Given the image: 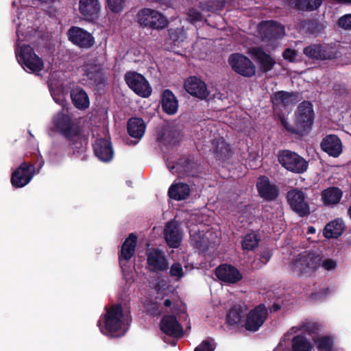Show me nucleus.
<instances>
[{
  "instance_id": "obj_1",
  "label": "nucleus",
  "mask_w": 351,
  "mask_h": 351,
  "mask_svg": "<svg viewBox=\"0 0 351 351\" xmlns=\"http://www.w3.org/2000/svg\"><path fill=\"white\" fill-rule=\"evenodd\" d=\"M123 318V310L121 304H114L109 308H106V313L104 315V325L101 326L100 321L98 322L101 332L112 338L123 336L128 328Z\"/></svg>"
},
{
  "instance_id": "obj_2",
  "label": "nucleus",
  "mask_w": 351,
  "mask_h": 351,
  "mask_svg": "<svg viewBox=\"0 0 351 351\" xmlns=\"http://www.w3.org/2000/svg\"><path fill=\"white\" fill-rule=\"evenodd\" d=\"M321 256L310 252L300 253L293 261L291 270L298 276H311L320 267Z\"/></svg>"
},
{
  "instance_id": "obj_3",
  "label": "nucleus",
  "mask_w": 351,
  "mask_h": 351,
  "mask_svg": "<svg viewBox=\"0 0 351 351\" xmlns=\"http://www.w3.org/2000/svg\"><path fill=\"white\" fill-rule=\"evenodd\" d=\"M277 158L282 167L293 173L301 174L308 169V161L295 152L289 149L279 150Z\"/></svg>"
},
{
  "instance_id": "obj_4",
  "label": "nucleus",
  "mask_w": 351,
  "mask_h": 351,
  "mask_svg": "<svg viewBox=\"0 0 351 351\" xmlns=\"http://www.w3.org/2000/svg\"><path fill=\"white\" fill-rule=\"evenodd\" d=\"M286 198L291 209L300 217H308L311 214L310 199L302 189H291L287 193Z\"/></svg>"
},
{
  "instance_id": "obj_5",
  "label": "nucleus",
  "mask_w": 351,
  "mask_h": 351,
  "mask_svg": "<svg viewBox=\"0 0 351 351\" xmlns=\"http://www.w3.org/2000/svg\"><path fill=\"white\" fill-rule=\"evenodd\" d=\"M136 19L141 27L152 29H162L169 24V21L161 12L148 8L141 9L136 14Z\"/></svg>"
},
{
  "instance_id": "obj_6",
  "label": "nucleus",
  "mask_w": 351,
  "mask_h": 351,
  "mask_svg": "<svg viewBox=\"0 0 351 351\" xmlns=\"http://www.w3.org/2000/svg\"><path fill=\"white\" fill-rule=\"evenodd\" d=\"M315 112L311 102L303 101L295 111L294 124L298 126L302 136L306 134L313 124Z\"/></svg>"
},
{
  "instance_id": "obj_7",
  "label": "nucleus",
  "mask_w": 351,
  "mask_h": 351,
  "mask_svg": "<svg viewBox=\"0 0 351 351\" xmlns=\"http://www.w3.org/2000/svg\"><path fill=\"white\" fill-rule=\"evenodd\" d=\"M83 80L97 90L105 87L107 77L99 64L85 62L82 66Z\"/></svg>"
},
{
  "instance_id": "obj_8",
  "label": "nucleus",
  "mask_w": 351,
  "mask_h": 351,
  "mask_svg": "<svg viewBox=\"0 0 351 351\" xmlns=\"http://www.w3.org/2000/svg\"><path fill=\"white\" fill-rule=\"evenodd\" d=\"M16 56L24 69L32 73L40 72L43 69V60L35 53L34 49L29 45H22L19 53H16Z\"/></svg>"
},
{
  "instance_id": "obj_9",
  "label": "nucleus",
  "mask_w": 351,
  "mask_h": 351,
  "mask_svg": "<svg viewBox=\"0 0 351 351\" xmlns=\"http://www.w3.org/2000/svg\"><path fill=\"white\" fill-rule=\"evenodd\" d=\"M124 80L128 87L138 96L147 98L151 95L152 88L142 74L136 71H127L124 75Z\"/></svg>"
},
{
  "instance_id": "obj_10",
  "label": "nucleus",
  "mask_w": 351,
  "mask_h": 351,
  "mask_svg": "<svg viewBox=\"0 0 351 351\" xmlns=\"http://www.w3.org/2000/svg\"><path fill=\"white\" fill-rule=\"evenodd\" d=\"M35 166L29 162H23L12 173L10 182L13 187L22 188L28 184L35 175Z\"/></svg>"
},
{
  "instance_id": "obj_11",
  "label": "nucleus",
  "mask_w": 351,
  "mask_h": 351,
  "mask_svg": "<svg viewBox=\"0 0 351 351\" xmlns=\"http://www.w3.org/2000/svg\"><path fill=\"white\" fill-rule=\"evenodd\" d=\"M228 62L234 72L243 77H250L256 73L255 65L244 55L232 54L228 59Z\"/></svg>"
},
{
  "instance_id": "obj_12",
  "label": "nucleus",
  "mask_w": 351,
  "mask_h": 351,
  "mask_svg": "<svg viewBox=\"0 0 351 351\" xmlns=\"http://www.w3.org/2000/svg\"><path fill=\"white\" fill-rule=\"evenodd\" d=\"M147 269L151 272H165L169 263L165 253L158 248H153L146 252Z\"/></svg>"
},
{
  "instance_id": "obj_13",
  "label": "nucleus",
  "mask_w": 351,
  "mask_h": 351,
  "mask_svg": "<svg viewBox=\"0 0 351 351\" xmlns=\"http://www.w3.org/2000/svg\"><path fill=\"white\" fill-rule=\"evenodd\" d=\"M267 317V310L263 304L252 309L247 315L245 328L250 332H256L263 326Z\"/></svg>"
},
{
  "instance_id": "obj_14",
  "label": "nucleus",
  "mask_w": 351,
  "mask_h": 351,
  "mask_svg": "<svg viewBox=\"0 0 351 351\" xmlns=\"http://www.w3.org/2000/svg\"><path fill=\"white\" fill-rule=\"evenodd\" d=\"M303 53L308 58L316 60H332L337 58L334 48L328 45H310L304 48Z\"/></svg>"
},
{
  "instance_id": "obj_15",
  "label": "nucleus",
  "mask_w": 351,
  "mask_h": 351,
  "mask_svg": "<svg viewBox=\"0 0 351 351\" xmlns=\"http://www.w3.org/2000/svg\"><path fill=\"white\" fill-rule=\"evenodd\" d=\"M69 40L82 49H89L95 44L93 35L86 30L77 26H72L67 32Z\"/></svg>"
},
{
  "instance_id": "obj_16",
  "label": "nucleus",
  "mask_w": 351,
  "mask_h": 351,
  "mask_svg": "<svg viewBox=\"0 0 351 351\" xmlns=\"http://www.w3.org/2000/svg\"><path fill=\"white\" fill-rule=\"evenodd\" d=\"M184 86L186 91L191 96L197 97L200 100L208 99L209 91L207 85L196 76H191L187 78L184 82ZM215 97L216 95H214L213 97L209 98L208 100L213 99Z\"/></svg>"
},
{
  "instance_id": "obj_17",
  "label": "nucleus",
  "mask_w": 351,
  "mask_h": 351,
  "mask_svg": "<svg viewBox=\"0 0 351 351\" xmlns=\"http://www.w3.org/2000/svg\"><path fill=\"white\" fill-rule=\"evenodd\" d=\"M258 31L263 40L265 41L281 38L285 34L284 26L272 20L262 21L258 25Z\"/></svg>"
},
{
  "instance_id": "obj_18",
  "label": "nucleus",
  "mask_w": 351,
  "mask_h": 351,
  "mask_svg": "<svg viewBox=\"0 0 351 351\" xmlns=\"http://www.w3.org/2000/svg\"><path fill=\"white\" fill-rule=\"evenodd\" d=\"M56 130L65 138L80 129L71 117L63 112L57 113L53 119Z\"/></svg>"
},
{
  "instance_id": "obj_19",
  "label": "nucleus",
  "mask_w": 351,
  "mask_h": 351,
  "mask_svg": "<svg viewBox=\"0 0 351 351\" xmlns=\"http://www.w3.org/2000/svg\"><path fill=\"white\" fill-rule=\"evenodd\" d=\"M215 274L219 280L227 284H235L243 278L242 274L236 267L227 263L219 265Z\"/></svg>"
},
{
  "instance_id": "obj_20",
  "label": "nucleus",
  "mask_w": 351,
  "mask_h": 351,
  "mask_svg": "<svg viewBox=\"0 0 351 351\" xmlns=\"http://www.w3.org/2000/svg\"><path fill=\"white\" fill-rule=\"evenodd\" d=\"M160 329L165 335L181 338L184 335L182 325L178 321L176 317L173 315H164L160 322Z\"/></svg>"
},
{
  "instance_id": "obj_21",
  "label": "nucleus",
  "mask_w": 351,
  "mask_h": 351,
  "mask_svg": "<svg viewBox=\"0 0 351 351\" xmlns=\"http://www.w3.org/2000/svg\"><path fill=\"white\" fill-rule=\"evenodd\" d=\"M259 195L267 202L276 200L279 195V189L274 184H271L267 176H263L258 178L256 184Z\"/></svg>"
},
{
  "instance_id": "obj_22",
  "label": "nucleus",
  "mask_w": 351,
  "mask_h": 351,
  "mask_svg": "<svg viewBox=\"0 0 351 351\" xmlns=\"http://www.w3.org/2000/svg\"><path fill=\"white\" fill-rule=\"evenodd\" d=\"M250 53L263 73H267L271 71L276 63L275 59L267 53L261 47H252Z\"/></svg>"
},
{
  "instance_id": "obj_23",
  "label": "nucleus",
  "mask_w": 351,
  "mask_h": 351,
  "mask_svg": "<svg viewBox=\"0 0 351 351\" xmlns=\"http://www.w3.org/2000/svg\"><path fill=\"white\" fill-rule=\"evenodd\" d=\"M302 99V95L299 92H287L278 90L271 95V101L274 106L287 107L291 104H295Z\"/></svg>"
},
{
  "instance_id": "obj_24",
  "label": "nucleus",
  "mask_w": 351,
  "mask_h": 351,
  "mask_svg": "<svg viewBox=\"0 0 351 351\" xmlns=\"http://www.w3.org/2000/svg\"><path fill=\"white\" fill-rule=\"evenodd\" d=\"M322 150L329 156L334 158L338 157L342 153V143L337 135H326L320 144Z\"/></svg>"
},
{
  "instance_id": "obj_25",
  "label": "nucleus",
  "mask_w": 351,
  "mask_h": 351,
  "mask_svg": "<svg viewBox=\"0 0 351 351\" xmlns=\"http://www.w3.org/2000/svg\"><path fill=\"white\" fill-rule=\"evenodd\" d=\"M101 10L99 0H80L79 11L80 14L88 21L98 18Z\"/></svg>"
},
{
  "instance_id": "obj_26",
  "label": "nucleus",
  "mask_w": 351,
  "mask_h": 351,
  "mask_svg": "<svg viewBox=\"0 0 351 351\" xmlns=\"http://www.w3.org/2000/svg\"><path fill=\"white\" fill-rule=\"evenodd\" d=\"M212 145L213 154L217 160L224 162L230 158L232 149L223 137L213 139Z\"/></svg>"
},
{
  "instance_id": "obj_27",
  "label": "nucleus",
  "mask_w": 351,
  "mask_h": 351,
  "mask_svg": "<svg viewBox=\"0 0 351 351\" xmlns=\"http://www.w3.org/2000/svg\"><path fill=\"white\" fill-rule=\"evenodd\" d=\"M95 156L101 161L108 162L113 157V150L111 142L106 138H99L93 145Z\"/></svg>"
},
{
  "instance_id": "obj_28",
  "label": "nucleus",
  "mask_w": 351,
  "mask_h": 351,
  "mask_svg": "<svg viewBox=\"0 0 351 351\" xmlns=\"http://www.w3.org/2000/svg\"><path fill=\"white\" fill-rule=\"evenodd\" d=\"M137 244V237L134 233H130L123 241L121 250L119 252V264H122L123 261H128L135 254Z\"/></svg>"
},
{
  "instance_id": "obj_29",
  "label": "nucleus",
  "mask_w": 351,
  "mask_h": 351,
  "mask_svg": "<svg viewBox=\"0 0 351 351\" xmlns=\"http://www.w3.org/2000/svg\"><path fill=\"white\" fill-rule=\"evenodd\" d=\"M326 25L327 23L324 20L309 19L301 21L300 28L306 34L317 36L324 32Z\"/></svg>"
},
{
  "instance_id": "obj_30",
  "label": "nucleus",
  "mask_w": 351,
  "mask_h": 351,
  "mask_svg": "<svg viewBox=\"0 0 351 351\" xmlns=\"http://www.w3.org/2000/svg\"><path fill=\"white\" fill-rule=\"evenodd\" d=\"M65 138L69 142V146L73 150V154H81L86 152L88 139L82 135L81 129Z\"/></svg>"
},
{
  "instance_id": "obj_31",
  "label": "nucleus",
  "mask_w": 351,
  "mask_h": 351,
  "mask_svg": "<svg viewBox=\"0 0 351 351\" xmlns=\"http://www.w3.org/2000/svg\"><path fill=\"white\" fill-rule=\"evenodd\" d=\"M165 239L167 245L172 248H177L181 243L178 226L172 221L168 222L164 230Z\"/></svg>"
},
{
  "instance_id": "obj_32",
  "label": "nucleus",
  "mask_w": 351,
  "mask_h": 351,
  "mask_svg": "<svg viewBox=\"0 0 351 351\" xmlns=\"http://www.w3.org/2000/svg\"><path fill=\"white\" fill-rule=\"evenodd\" d=\"M161 106L162 110L167 114L172 115L177 112L178 101L169 89H165L162 95Z\"/></svg>"
},
{
  "instance_id": "obj_33",
  "label": "nucleus",
  "mask_w": 351,
  "mask_h": 351,
  "mask_svg": "<svg viewBox=\"0 0 351 351\" xmlns=\"http://www.w3.org/2000/svg\"><path fill=\"white\" fill-rule=\"evenodd\" d=\"M71 98L74 106L79 110H86L89 107L88 96L81 87L77 86L71 90Z\"/></svg>"
},
{
  "instance_id": "obj_34",
  "label": "nucleus",
  "mask_w": 351,
  "mask_h": 351,
  "mask_svg": "<svg viewBox=\"0 0 351 351\" xmlns=\"http://www.w3.org/2000/svg\"><path fill=\"white\" fill-rule=\"evenodd\" d=\"M146 125L144 120L140 117H132L128 119L127 130L132 138H141L144 135Z\"/></svg>"
},
{
  "instance_id": "obj_35",
  "label": "nucleus",
  "mask_w": 351,
  "mask_h": 351,
  "mask_svg": "<svg viewBox=\"0 0 351 351\" xmlns=\"http://www.w3.org/2000/svg\"><path fill=\"white\" fill-rule=\"evenodd\" d=\"M345 229L343 221L337 218L328 223L323 230L324 236L327 239H337L340 237Z\"/></svg>"
},
{
  "instance_id": "obj_36",
  "label": "nucleus",
  "mask_w": 351,
  "mask_h": 351,
  "mask_svg": "<svg viewBox=\"0 0 351 351\" xmlns=\"http://www.w3.org/2000/svg\"><path fill=\"white\" fill-rule=\"evenodd\" d=\"M191 193L189 184L183 182L175 183L171 185L168 190V195L176 201L186 199Z\"/></svg>"
},
{
  "instance_id": "obj_37",
  "label": "nucleus",
  "mask_w": 351,
  "mask_h": 351,
  "mask_svg": "<svg viewBox=\"0 0 351 351\" xmlns=\"http://www.w3.org/2000/svg\"><path fill=\"white\" fill-rule=\"evenodd\" d=\"M342 191L335 186L328 187L321 193V199L325 206H329L338 204L341 197Z\"/></svg>"
},
{
  "instance_id": "obj_38",
  "label": "nucleus",
  "mask_w": 351,
  "mask_h": 351,
  "mask_svg": "<svg viewBox=\"0 0 351 351\" xmlns=\"http://www.w3.org/2000/svg\"><path fill=\"white\" fill-rule=\"evenodd\" d=\"M243 317V311L240 305L233 306L226 316V324L228 326L238 325Z\"/></svg>"
},
{
  "instance_id": "obj_39",
  "label": "nucleus",
  "mask_w": 351,
  "mask_h": 351,
  "mask_svg": "<svg viewBox=\"0 0 351 351\" xmlns=\"http://www.w3.org/2000/svg\"><path fill=\"white\" fill-rule=\"evenodd\" d=\"M318 351H334L333 339L328 335L313 338Z\"/></svg>"
},
{
  "instance_id": "obj_40",
  "label": "nucleus",
  "mask_w": 351,
  "mask_h": 351,
  "mask_svg": "<svg viewBox=\"0 0 351 351\" xmlns=\"http://www.w3.org/2000/svg\"><path fill=\"white\" fill-rule=\"evenodd\" d=\"M291 343L292 351H311L309 341L302 335L293 337Z\"/></svg>"
},
{
  "instance_id": "obj_41",
  "label": "nucleus",
  "mask_w": 351,
  "mask_h": 351,
  "mask_svg": "<svg viewBox=\"0 0 351 351\" xmlns=\"http://www.w3.org/2000/svg\"><path fill=\"white\" fill-rule=\"evenodd\" d=\"M224 7V3L219 0H210L199 3V8L204 12H215L221 10Z\"/></svg>"
},
{
  "instance_id": "obj_42",
  "label": "nucleus",
  "mask_w": 351,
  "mask_h": 351,
  "mask_svg": "<svg viewBox=\"0 0 351 351\" xmlns=\"http://www.w3.org/2000/svg\"><path fill=\"white\" fill-rule=\"evenodd\" d=\"M260 238L258 235L254 232L247 233L243 238L241 244L242 247L245 250H253L258 247Z\"/></svg>"
},
{
  "instance_id": "obj_43",
  "label": "nucleus",
  "mask_w": 351,
  "mask_h": 351,
  "mask_svg": "<svg viewBox=\"0 0 351 351\" xmlns=\"http://www.w3.org/2000/svg\"><path fill=\"white\" fill-rule=\"evenodd\" d=\"M321 324L315 322H306L301 326V330L313 338H317L321 331Z\"/></svg>"
},
{
  "instance_id": "obj_44",
  "label": "nucleus",
  "mask_w": 351,
  "mask_h": 351,
  "mask_svg": "<svg viewBox=\"0 0 351 351\" xmlns=\"http://www.w3.org/2000/svg\"><path fill=\"white\" fill-rule=\"evenodd\" d=\"M191 241L195 248L204 252L208 250V240L204 235L200 234H195L191 237Z\"/></svg>"
},
{
  "instance_id": "obj_45",
  "label": "nucleus",
  "mask_w": 351,
  "mask_h": 351,
  "mask_svg": "<svg viewBox=\"0 0 351 351\" xmlns=\"http://www.w3.org/2000/svg\"><path fill=\"white\" fill-rule=\"evenodd\" d=\"M170 39L173 43L174 45H178L181 42H183L186 38L184 31L181 28H171L168 30Z\"/></svg>"
},
{
  "instance_id": "obj_46",
  "label": "nucleus",
  "mask_w": 351,
  "mask_h": 351,
  "mask_svg": "<svg viewBox=\"0 0 351 351\" xmlns=\"http://www.w3.org/2000/svg\"><path fill=\"white\" fill-rule=\"evenodd\" d=\"M164 141L169 144L175 145L180 141V132L176 130H170L164 133L162 136Z\"/></svg>"
},
{
  "instance_id": "obj_47",
  "label": "nucleus",
  "mask_w": 351,
  "mask_h": 351,
  "mask_svg": "<svg viewBox=\"0 0 351 351\" xmlns=\"http://www.w3.org/2000/svg\"><path fill=\"white\" fill-rule=\"evenodd\" d=\"M323 0H302L300 10L312 12L317 10L322 4Z\"/></svg>"
},
{
  "instance_id": "obj_48",
  "label": "nucleus",
  "mask_w": 351,
  "mask_h": 351,
  "mask_svg": "<svg viewBox=\"0 0 351 351\" xmlns=\"http://www.w3.org/2000/svg\"><path fill=\"white\" fill-rule=\"evenodd\" d=\"M125 6V0H106V7L113 13H120Z\"/></svg>"
},
{
  "instance_id": "obj_49",
  "label": "nucleus",
  "mask_w": 351,
  "mask_h": 351,
  "mask_svg": "<svg viewBox=\"0 0 351 351\" xmlns=\"http://www.w3.org/2000/svg\"><path fill=\"white\" fill-rule=\"evenodd\" d=\"M180 165L186 176H194L195 173L194 171L195 163L193 160L189 158H182L180 160Z\"/></svg>"
},
{
  "instance_id": "obj_50",
  "label": "nucleus",
  "mask_w": 351,
  "mask_h": 351,
  "mask_svg": "<svg viewBox=\"0 0 351 351\" xmlns=\"http://www.w3.org/2000/svg\"><path fill=\"white\" fill-rule=\"evenodd\" d=\"M280 121L282 127L287 132L302 136L298 126L294 123L293 125H291L288 122L287 119L285 117V116H280Z\"/></svg>"
},
{
  "instance_id": "obj_51",
  "label": "nucleus",
  "mask_w": 351,
  "mask_h": 351,
  "mask_svg": "<svg viewBox=\"0 0 351 351\" xmlns=\"http://www.w3.org/2000/svg\"><path fill=\"white\" fill-rule=\"evenodd\" d=\"M280 121L282 127L287 132L302 136L298 126L294 123L293 125H291L288 122L287 119L285 117V116H280Z\"/></svg>"
},
{
  "instance_id": "obj_52",
  "label": "nucleus",
  "mask_w": 351,
  "mask_h": 351,
  "mask_svg": "<svg viewBox=\"0 0 351 351\" xmlns=\"http://www.w3.org/2000/svg\"><path fill=\"white\" fill-rule=\"evenodd\" d=\"M280 121L282 127L287 132L302 136L298 126L294 123L293 125H291L288 122L287 119L285 117V116H280Z\"/></svg>"
},
{
  "instance_id": "obj_53",
  "label": "nucleus",
  "mask_w": 351,
  "mask_h": 351,
  "mask_svg": "<svg viewBox=\"0 0 351 351\" xmlns=\"http://www.w3.org/2000/svg\"><path fill=\"white\" fill-rule=\"evenodd\" d=\"M202 11L199 8L193 7L189 9L187 15L191 23L202 21L203 19Z\"/></svg>"
},
{
  "instance_id": "obj_54",
  "label": "nucleus",
  "mask_w": 351,
  "mask_h": 351,
  "mask_svg": "<svg viewBox=\"0 0 351 351\" xmlns=\"http://www.w3.org/2000/svg\"><path fill=\"white\" fill-rule=\"evenodd\" d=\"M216 348V344L213 339H205L197 346L194 351H214Z\"/></svg>"
},
{
  "instance_id": "obj_55",
  "label": "nucleus",
  "mask_w": 351,
  "mask_h": 351,
  "mask_svg": "<svg viewBox=\"0 0 351 351\" xmlns=\"http://www.w3.org/2000/svg\"><path fill=\"white\" fill-rule=\"evenodd\" d=\"M169 275L178 279L184 276V271L182 265L180 263H174L170 267Z\"/></svg>"
},
{
  "instance_id": "obj_56",
  "label": "nucleus",
  "mask_w": 351,
  "mask_h": 351,
  "mask_svg": "<svg viewBox=\"0 0 351 351\" xmlns=\"http://www.w3.org/2000/svg\"><path fill=\"white\" fill-rule=\"evenodd\" d=\"M337 25L345 30H351V14H346L341 16L337 21Z\"/></svg>"
},
{
  "instance_id": "obj_57",
  "label": "nucleus",
  "mask_w": 351,
  "mask_h": 351,
  "mask_svg": "<svg viewBox=\"0 0 351 351\" xmlns=\"http://www.w3.org/2000/svg\"><path fill=\"white\" fill-rule=\"evenodd\" d=\"M297 51L290 48H286L282 52V57L289 62H294L296 60Z\"/></svg>"
},
{
  "instance_id": "obj_58",
  "label": "nucleus",
  "mask_w": 351,
  "mask_h": 351,
  "mask_svg": "<svg viewBox=\"0 0 351 351\" xmlns=\"http://www.w3.org/2000/svg\"><path fill=\"white\" fill-rule=\"evenodd\" d=\"M146 309L148 313L152 316H156L160 315V306L157 302H150L146 305Z\"/></svg>"
},
{
  "instance_id": "obj_59",
  "label": "nucleus",
  "mask_w": 351,
  "mask_h": 351,
  "mask_svg": "<svg viewBox=\"0 0 351 351\" xmlns=\"http://www.w3.org/2000/svg\"><path fill=\"white\" fill-rule=\"evenodd\" d=\"M320 267L324 268L325 270L330 271L336 268L337 262L332 258H326L323 261L321 259Z\"/></svg>"
},
{
  "instance_id": "obj_60",
  "label": "nucleus",
  "mask_w": 351,
  "mask_h": 351,
  "mask_svg": "<svg viewBox=\"0 0 351 351\" xmlns=\"http://www.w3.org/2000/svg\"><path fill=\"white\" fill-rule=\"evenodd\" d=\"M329 293L328 288H324L319 290L317 292L312 293L311 295V298L313 300H319L323 298H325Z\"/></svg>"
},
{
  "instance_id": "obj_61",
  "label": "nucleus",
  "mask_w": 351,
  "mask_h": 351,
  "mask_svg": "<svg viewBox=\"0 0 351 351\" xmlns=\"http://www.w3.org/2000/svg\"><path fill=\"white\" fill-rule=\"evenodd\" d=\"M271 257V253L268 250L263 251L260 256V261L263 265H266Z\"/></svg>"
},
{
  "instance_id": "obj_62",
  "label": "nucleus",
  "mask_w": 351,
  "mask_h": 351,
  "mask_svg": "<svg viewBox=\"0 0 351 351\" xmlns=\"http://www.w3.org/2000/svg\"><path fill=\"white\" fill-rule=\"evenodd\" d=\"M285 1L291 8L300 10L302 0H285Z\"/></svg>"
},
{
  "instance_id": "obj_63",
  "label": "nucleus",
  "mask_w": 351,
  "mask_h": 351,
  "mask_svg": "<svg viewBox=\"0 0 351 351\" xmlns=\"http://www.w3.org/2000/svg\"><path fill=\"white\" fill-rule=\"evenodd\" d=\"M152 2L157 3L161 6L169 8L172 7L174 4L175 0H150Z\"/></svg>"
},
{
  "instance_id": "obj_64",
  "label": "nucleus",
  "mask_w": 351,
  "mask_h": 351,
  "mask_svg": "<svg viewBox=\"0 0 351 351\" xmlns=\"http://www.w3.org/2000/svg\"><path fill=\"white\" fill-rule=\"evenodd\" d=\"M280 309V305L277 303H274L271 307V311L274 312L278 311Z\"/></svg>"
}]
</instances>
